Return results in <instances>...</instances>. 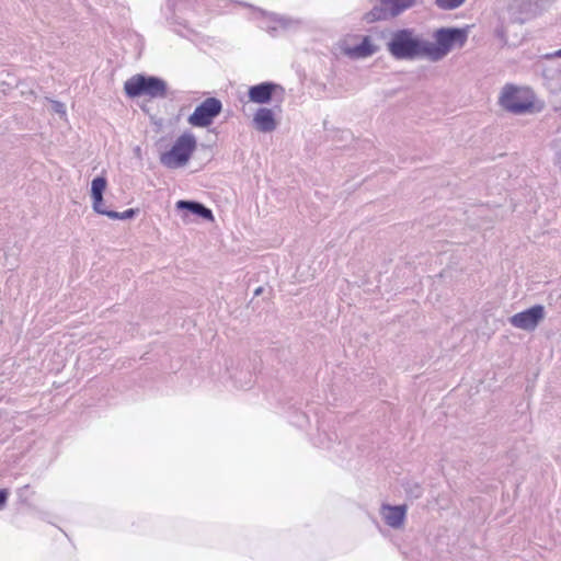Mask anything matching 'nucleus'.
<instances>
[{"mask_svg":"<svg viewBox=\"0 0 561 561\" xmlns=\"http://www.w3.org/2000/svg\"><path fill=\"white\" fill-rule=\"evenodd\" d=\"M387 49L397 60H414L427 57V41L416 36L412 28H401L391 33Z\"/></svg>","mask_w":561,"mask_h":561,"instance_id":"nucleus-1","label":"nucleus"},{"mask_svg":"<svg viewBox=\"0 0 561 561\" xmlns=\"http://www.w3.org/2000/svg\"><path fill=\"white\" fill-rule=\"evenodd\" d=\"M434 37L436 44L427 41V58L432 61L442 60L456 46L462 47L468 38V32L458 27L438 28Z\"/></svg>","mask_w":561,"mask_h":561,"instance_id":"nucleus-2","label":"nucleus"},{"mask_svg":"<svg viewBox=\"0 0 561 561\" xmlns=\"http://www.w3.org/2000/svg\"><path fill=\"white\" fill-rule=\"evenodd\" d=\"M127 96L135 99L149 96L151 99H163L168 93L167 82L154 76L135 75L124 84Z\"/></svg>","mask_w":561,"mask_h":561,"instance_id":"nucleus-3","label":"nucleus"},{"mask_svg":"<svg viewBox=\"0 0 561 561\" xmlns=\"http://www.w3.org/2000/svg\"><path fill=\"white\" fill-rule=\"evenodd\" d=\"M197 141L192 133H183L169 151L161 153L160 162L167 168H180L185 165L195 151Z\"/></svg>","mask_w":561,"mask_h":561,"instance_id":"nucleus-4","label":"nucleus"},{"mask_svg":"<svg viewBox=\"0 0 561 561\" xmlns=\"http://www.w3.org/2000/svg\"><path fill=\"white\" fill-rule=\"evenodd\" d=\"M379 4L375 5L365 14L368 23L383 21L396 18L415 5L416 0H378Z\"/></svg>","mask_w":561,"mask_h":561,"instance_id":"nucleus-5","label":"nucleus"},{"mask_svg":"<svg viewBox=\"0 0 561 561\" xmlns=\"http://www.w3.org/2000/svg\"><path fill=\"white\" fill-rule=\"evenodd\" d=\"M222 103L217 98H207L188 116L187 123L193 127H208L221 113Z\"/></svg>","mask_w":561,"mask_h":561,"instance_id":"nucleus-6","label":"nucleus"},{"mask_svg":"<svg viewBox=\"0 0 561 561\" xmlns=\"http://www.w3.org/2000/svg\"><path fill=\"white\" fill-rule=\"evenodd\" d=\"M523 91L513 84H506L500 95V104L506 111L514 114H524L530 111L534 102L524 96Z\"/></svg>","mask_w":561,"mask_h":561,"instance_id":"nucleus-7","label":"nucleus"},{"mask_svg":"<svg viewBox=\"0 0 561 561\" xmlns=\"http://www.w3.org/2000/svg\"><path fill=\"white\" fill-rule=\"evenodd\" d=\"M545 318V307L535 305L524 311L517 312L510 318V323L517 329L534 331Z\"/></svg>","mask_w":561,"mask_h":561,"instance_id":"nucleus-8","label":"nucleus"},{"mask_svg":"<svg viewBox=\"0 0 561 561\" xmlns=\"http://www.w3.org/2000/svg\"><path fill=\"white\" fill-rule=\"evenodd\" d=\"M276 91H280L284 93V89L282 85L274 83L272 81H264L259 84L252 85L249 88L248 96L251 102L257 104H266L272 101L273 95Z\"/></svg>","mask_w":561,"mask_h":561,"instance_id":"nucleus-9","label":"nucleus"},{"mask_svg":"<svg viewBox=\"0 0 561 561\" xmlns=\"http://www.w3.org/2000/svg\"><path fill=\"white\" fill-rule=\"evenodd\" d=\"M381 515L385 523L392 528H400L405 519L407 506L405 505H389L383 504L381 507Z\"/></svg>","mask_w":561,"mask_h":561,"instance_id":"nucleus-10","label":"nucleus"},{"mask_svg":"<svg viewBox=\"0 0 561 561\" xmlns=\"http://www.w3.org/2000/svg\"><path fill=\"white\" fill-rule=\"evenodd\" d=\"M253 125L261 133H271L276 129L277 123L271 108L260 107L253 116Z\"/></svg>","mask_w":561,"mask_h":561,"instance_id":"nucleus-11","label":"nucleus"},{"mask_svg":"<svg viewBox=\"0 0 561 561\" xmlns=\"http://www.w3.org/2000/svg\"><path fill=\"white\" fill-rule=\"evenodd\" d=\"M176 208L181 210H187L197 217L205 220H214V215L210 208L196 201H184L181 199L176 203Z\"/></svg>","mask_w":561,"mask_h":561,"instance_id":"nucleus-12","label":"nucleus"},{"mask_svg":"<svg viewBox=\"0 0 561 561\" xmlns=\"http://www.w3.org/2000/svg\"><path fill=\"white\" fill-rule=\"evenodd\" d=\"M353 53L358 57H368L376 53V47L373 45L368 36L353 48Z\"/></svg>","mask_w":561,"mask_h":561,"instance_id":"nucleus-13","label":"nucleus"},{"mask_svg":"<svg viewBox=\"0 0 561 561\" xmlns=\"http://www.w3.org/2000/svg\"><path fill=\"white\" fill-rule=\"evenodd\" d=\"M107 186V180L105 176H96L92 180L91 183V198L100 201L101 196H103Z\"/></svg>","mask_w":561,"mask_h":561,"instance_id":"nucleus-14","label":"nucleus"},{"mask_svg":"<svg viewBox=\"0 0 561 561\" xmlns=\"http://www.w3.org/2000/svg\"><path fill=\"white\" fill-rule=\"evenodd\" d=\"M137 213H138V209H134V208H128L122 213L112 210L107 214V217L113 220H126V219L134 218Z\"/></svg>","mask_w":561,"mask_h":561,"instance_id":"nucleus-15","label":"nucleus"},{"mask_svg":"<svg viewBox=\"0 0 561 561\" xmlns=\"http://www.w3.org/2000/svg\"><path fill=\"white\" fill-rule=\"evenodd\" d=\"M260 26L261 28L270 33L272 36H275L278 30L277 23L273 22V14H270L268 16L264 18Z\"/></svg>","mask_w":561,"mask_h":561,"instance_id":"nucleus-16","label":"nucleus"},{"mask_svg":"<svg viewBox=\"0 0 561 561\" xmlns=\"http://www.w3.org/2000/svg\"><path fill=\"white\" fill-rule=\"evenodd\" d=\"M466 0H435V4L442 10L459 8Z\"/></svg>","mask_w":561,"mask_h":561,"instance_id":"nucleus-17","label":"nucleus"},{"mask_svg":"<svg viewBox=\"0 0 561 561\" xmlns=\"http://www.w3.org/2000/svg\"><path fill=\"white\" fill-rule=\"evenodd\" d=\"M273 22L277 23L278 27L289 28L293 24L297 23L298 21H294L284 15L273 14Z\"/></svg>","mask_w":561,"mask_h":561,"instance_id":"nucleus-18","label":"nucleus"},{"mask_svg":"<svg viewBox=\"0 0 561 561\" xmlns=\"http://www.w3.org/2000/svg\"><path fill=\"white\" fill-rule=\"evenodd\" d=\"M92 208L95 213L104 216H107V214L111 211L104 207L103 196H101L100 201L92 199Z\"/></svg>","mask_w":561,"mask_h":561,"instance_id":"nucleus-19","label":"nucleus"},{"mask_svg":"<svg viewBox=\"0 0 561 561\" xmlns=\"http://www.w3.org/2000/svg\"><path fill=\"white\" fill-rule=\"evenodd\" d=\"M9 496V491L7 489L0 490V511L4 507Z\"/></svg>","mask_w":561,"mask_h":561,"instance_id":"nucleus-20","label":"nucleus"},{"mask_svg":"<svg viewBox=\"0 0 561 561\" xmlns=\"http://www.w3.org/2000/svg\"><path fill=\"white\" fill-rule=\"evenodd\" d=\"M410 494L415 499L422 495V489L420 485L415 484L413 489L410 490Z\"/></svg>","mask_w":561,"mask_h":561,"instance_id":"nucleus-21","label":"nucleus"},{"mask_svg":"<svg viewBox=\"0 0 561 561\" xmlns=\"http://www.w3.org/2000/svg\"><path fill=\"white\" fill-rule=\"evenodd\" d=\"M55 112L57 113H61V114H65V105L60 102H54V105H53Z\"/></svg>","mask_w":561,"mask_h":561,"instance_id":"nucleus-22","label":"nucleus"},{"mask_svg":"<svg viewBox=\"0 0 561 561\" xmlns=\"http://www.w3.org/2000/svg\"><path fill=\"white\" fill-rule=\"evenodd\" d=\"M546 58L547 59H551V58H561V48L551 53V54H547L546 55Z\"/></svg>","mask_w":561,"mask_h":561,"instance_id":"nucleus-23","label":"nucleus"},{"mask_svg":"<svg viewBox=\"0 0 561 561\" xmlns=\"http://www.w3.org/2000/svg\"><path fill=\"white\" fill-rule=\"evenodd\" d=\"M263 288L262 287H259L257 289H255L254 291V295L257 296L262 293Z\"/></svg>","mask_w":561,"mask_h":561,"instance_id":"nucleus-24","label":"nucleus"},{"mask_svg":"<svg viewBox=\"0 0 561 561\" xmlns=\"http://www.w3.org/2000/svg\"><path fill=\"white\" fill-rule=\"evenodd\" d=\"M168 2H169L172 7H175V5H176L175 0H168Z\"/></svg>","mask_w":561,"mask_h":561,"instance_id":"nucleus-25","label":"nucleus"}]
</instances>
